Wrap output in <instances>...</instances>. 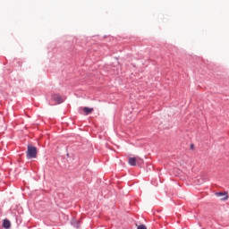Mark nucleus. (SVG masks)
I'll return each instance as SVG.
<instances>
[{"mask_svg": "<svg viewBox=\"0 0 229 229\" xmlns=\"http://www.w3.org/2000/svg\"><path fill=\"white\" fill-rule=\"evenodd\" d=\"M37 147H33L31 145L28 146L27 148V158H37Z\"/></svg>", "mask_w": 229, "mask_h": 229, "instance_id": "nucleus-1", "label": "nucleus"}, {"mask_svg": "<svg viewBox=\"0 0 229 229\" xmlns=\"http://www.w3.org/2000/svg\"><path fill=\"white\" fill-rule=\"evenodd\" d=\"M216 197L219 198L220 201H226L228 199V192H216Z\"/></svg>", "mask_w": 229, "mask_h": 229, "instance_id": "nucleus-2", "label": "nucleus"}, {"mask_svg": "<svg viewBox=\"0 0 229 229\" xmlns=\"http://www.w3.org/2000/svg\"><path fill=\"white\" fill-rule=\"evenodd\" d=\"M53 101H55V105H60V103H64V99L60 95H53L52 96Z\"/></svg>", "mask_w": 229, "mask_h": 229, "instance_id": "nucleus-3", "label": "nucleus"}, {"mask_svg": "<svg viewBox=\"0 0 229 229\" xmlns=\"http://www.w3.org/2000/svg\"><path fill=\"white\" fill-rule=\"evenodd\" d=\"M3 227L6 228V229L11 228L12 227V223L10 222V220L4 219V221H3Z\"/></svg>", "mask_w": 229, "mask_h": 229, "instance_id": "nucleus-4", "label": "nucleus"}, {"mask_svg": "<svg viewBox=\"0 0 229 229\" xmlns=\"http://www.w3.org/2000/svg\"><path fill=\"white\" fill-rule=\"evenodd\" d=\"M139 158H136V157H130L129 158V164L132 166H135L137 165V162H138Z\"/></svg>", "mask_w": 229, "mask_h": 229, "instance_id": "nucleus-5", "label": "nucleus"}, {"mask_svg": "<svg viewBox=\"0 0 229 229\" xmlns=\"http://www.w3.org/2000/svg\"><path fill=\"white\" fill-rule=\"evenodd\" d=\"M83 112L85 113V115H89L94 112V108L83 107Z\"/></svg>", "mask_w": 229, "mask_h": 229, "instance_id": "nucleus-6", "label": "nucleus"}, {"mask_svg": "<svg viewBox=\"0 0 229 229\" xmlns=\"http://www.w3.org/2000/svg\"><path fill=\"white\" fill-rule=\"evenodd\" d=\"M72 226H74L75 228H80V222L78 220H72Z\"/></svg>", "mask_w": 229, "mask_h": 229, "instance_id": "nucleus-7", "label": "nucleus"}, {"mask_svg": "<svg viewBox=\"0 0 229 229\" xmlns=\"http://www.w3.org/2000/svg\"><path fill=\"white\" fill-rule=\"evenodd\" d=\"M137 229H148V228L146 227V225H140L138 226Z\"/></svg>", "mask_w": 229, "mask_h": 229, "instance_id": "nucleus-8", "label": "nucleus"}]
</instances>
